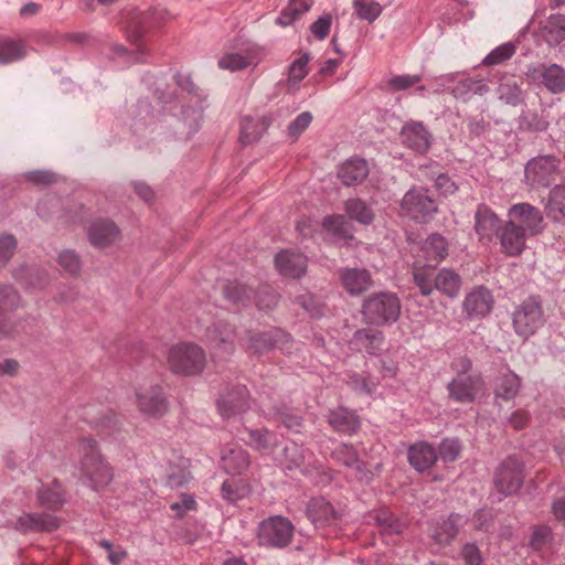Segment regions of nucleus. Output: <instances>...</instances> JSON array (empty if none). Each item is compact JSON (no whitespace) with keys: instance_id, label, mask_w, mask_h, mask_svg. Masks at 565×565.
<instances>
[{"instance_id":"obj_29","label":"nucleus","mask_w":565,"mask_h":565,"mask_svg":"<svg viewBox=\"0 0 565 565\" xmlns=\"http://www.w3.org/2000/svg\"><path fill=\"white\" fill-rule=\"evenodd\" d=\"M328 422L335 430L349 435L356 433L360 428L359 416L355 412L344 407L330 411Z\"/></svg>"},{"instance_id":"obj_33","label":"nucleus","mask_w":565,"mask_h":565,"mask_svg":"<svg viewBox=\"0 0 565 565\" xmlns=\"http://www.w3.org/2000/svg\"><path fill=\"white\" fill-rule=\"evenodd\" d=\"M270 125V119L253 118L245 116L241 120L239 141L243 145H250L259 140L262 135L267 130Z\"/></svg>"},{"instance_id":"obj_31","label":"nucleus","mask_w":565,"mask_h":565,"mask_svg":"<svg viewBox=\"0 0 565 565\" xmlns=\"http://www.w3.org/2000/svg\"><path fill=\"white\" fill-rule=\"evenodd\" d=\"M221 459L224 470L230 475H242L250 463L248 452L238 446H230Z\"/></svg>"},{"instance_id":"obj_10","label":"nucleus","mask_w":565,"mask_h":565,"mask_svg":"<svg viewBox=\"0 0 565 565\" xmlns=\"http://www.w3.org/2000/svg\"><path fill=\"white\" fill-rule=\"evenodd\" d=\"M402 210L413 218L426 221L438 212V203L427 189H411L401 202Z\"/></svg>"},{"instance_id":"obj_38","label":"nucleus","mask_w":565,"mask_h":565,"mask_svg":"<svg viewBox=\"0 0 565 565\" xmlns=\"http://www.w3.org/2000/svg\"><path fill=\"white\" fill-rule=\"evenodd\" d=\"M550 126L547 117L544 115V110L536 111L526 109L521 113L518 118V128L521 131L526 132H543L547 130Z\"/></svg>"},{"instance_id":"obj_57","label":"nucleus","mask_w":565,"mask_h":565,"mask_svg":"<svg viewBox=\"0 0 565 565\" xmlns=\"http://www.w3.org/2000/svg\"><path fill=\"white\" fill-rule=\"evenodd\" d=\"M58 265L71 276H76L82 269L79 256L71 249L63 250L57 258Z\"/></svg>"},{"instance_id":"obj_63","label":"nucleus","mask_w":565,"mask_h":565,"mask_svg":"<svg viewBox=\"0 0 565 565\" xmlns=\"http://www.w3.org/2000/svg\"><path fill=\"white\" fill-rule=\"evenodd\" d=\"M552 540V530L550 526H537L532 534L530 546L535 551H541Z\"/></svg>"},{"instance_id":"obj_14","label":"nucleus","mask_w":565,"mask_h":565,"mask_svg":"<svg viewBox=\"0 0 565 565\" xmlns=\"http://www.w3.org/2000/svg\"><path fill=\"white\" fill-rule=\"evenodd\" d=\"M492 292L484 286L472 288L462 301V311L468 320L486 318L493 309Z\"/></svg>"},{"instance_id":"obj_64","label":"nucleus","mask_w":565,"mask_h":565,"mask_svg":"<svg viewBox=\"0 0 565 565\" xmlns=\"http://www.w3.org/2000/svg\"><path fill=\"white\" fill-rule=\"evenodd\" d=\"M461 556L466 565H481L483 557L476 543H466L461 548Z\"/></svg>"},{"instance_id":"obj_62","label":"nucleus","mask_w":565,"mask_h":565,"mask_svg":"<svg viewBox=\"0 0 565 565\" xmlns=\"http://www.w3.org/2000/svg\"><path fill=\"white\" fill-rule=\"evenodd\" d=\"M17 249V239L13 235H1L0 236V267H3L13 256Z\"/></svg>"},{"instance_id":"obj_17","label":"nucleus","mask_w":565,"mask_h":565,"mask_svg":"<svg viewBox=\"0 0 565 565\" xmlns=\"http://www.w3.org/2000/svg\"><path fill=\"white\" fill-rule=\"evenodd\" d=\"M89 243L96 248H106L120 239L121 231L110 218L94 220L87 231Z\"/></svg>"},{"instance_id":"obj_59","label":"nucleus","mask_w":565,"mask_h":565,"mask_svg":"<svg viewBox=\"0 0 565 565\" xmlns=\"http://www.w3.org/2000/svg\"><path fill=\"white\" fill-rule=\"evenodd\" d=\"M248 436L254 446L258 449H267L276 444V436L267 428L249 429Z\"/></svg>"},{"instance_id":"obj_4","label":"nucleus","mask_w":565,"mask_h":565,"mask_svg":"<svg viewBox=\"0 0 565 565\" xmlns=\"http://www.w3.org/2000/svg\"><path fill=\"white\" fill-rule=\"evenodd\" d=\"M295 526L281 515H273L263 520L257 530L259 543L267 547L282 548L290 544Z\"/></svg>"},{"instance_id":"obj_44","label":"nucleus","mask_w":565,"mask_h":565,"mask_svg":"<svg viewBox=\"0 0 565 565\" xmlns=\"http://www.w3.org/2000/svg\"><path fill=\"white\" fill-rule=\"evenodd\" d=\"M345 212L350 218L360 222L361 224L369 225L374 220V213L367 204L361 199H349L345 202Z\"/></svg>"},{"instance_id":"obj_13","label":"nucleus","mask_w":565,"mask_h":565,"mask_svg":"<svg viewBox=\"0 0 565 565\" xmlns=\"http://www.w3.org/2000/svg\"><path fill=\"white\" fill-rule=\"evenodd\" d=\"M61 519L50 513L24 512L18 516L15 521L11 522L10 526L21 534H29L35 532H53L61 526Z\"/></svg>"},{"instance_id":"obj_35","label":"nucleus","mask_w":565,"mask_h":565,"mask_svg":"<svg viewBox=\"0 0 565 565\" xmlns=\"http://www.w3.org/2000/svg\"><path fill=\"white\" fill-rule=\"evenodd\" d=\"M461 277L458 273L449 268H441L436 273L435 288L449 298H456L461 289Z\"/></svg>"},{"instance_id":"obj_3","label":"nucleus","mask_w":565,"mask_h":565,"mask_svg":"<svg viewBox=\"0 0 565 565\" xmlns=\"http://www.w3.org/2000/svg\"><path fill=\"white\" fill-rule=\"evenodd\" d=\"M361 313L369 324L393 323L401 315V302L394 294H374L363 301Z\"/></svg>"},{"instance_id":"obj_1","label":"nucleus","mask_w":565,"mask_h":565,"mask_svg":"<svg viewBox=\"0 0 565 565\" xmlns=\"http://www.w3.org/2000/svg\"><path fill=\"white\" fill-rule=\"evenodd\" d=\"M79 480L94 491L106 489L114 480L113 466L103 455L97 440L83 436L77 440Z\"/></svg>"},{"instance_id":"obj_26","label":"nucleus","mask_w":565,"mask_h":565,"mask_svg":"<svg viewBox=\"0 0 565 565\" xmlns=\"http://www.w3.org/2000/svg\"><path fill=\"white\" fill-rule=\"evenodd\" d=\"M332 458L348 467L352 468L356 472V477L360 480L370 479L371 471L366 468V465L360 459L355 448L351 445L342 444L332 451Z\"/></svg>"},{"instance_id":"obj_16","label":"nucleus","mask_w":565,"mask_h":565,"mask_svg":"<svg viewBox=\"0 0 565 565\" xmlns=\"http://www.w3.org/2000/svg\"><path fill=\"white\" fill-rule=\"evenodd\" d=\"M217 407L225 418L244 413L249 408V392L245 385L227 388L217 399Z\"/></svg>"},{"instance_id":"obj_30","label":"nucleus","mask_w":565,"mask_h":565,"mask_svg":"<svg viewBox=\"0 0 565 565\" xmlns=\"http://www.w3.org/2000/svg\"><path fill=\"white\" fill-rule=\"evenodd\" d=\"M36 500L40 507L58 511L65 503L62 484L56 480L50 484H42L36 491Z\"/></svg>"},{"instance_id":"obj_27","label":"nucleus","mask_w":565,"mask_h":565,"mask_svg":"<svg viewBox=\"0 0 565 565\" xmlns=\"http://www.w3.org/2000/svg\"><path fill=\"white\" fill-rule=\"evenodd\" d=\"M438 458L436 449L433 445L420 441L408 448V461L417 471H426L430 469Z\"/></svg>"},{"instance_id":"obj_52","label":"nucleus","mask_w":565,"mask_h":565,"mask_svg":"<svg viewBox=\"0 0 565 565\" xmlns=\"http://www.w3.org/2000/svg\"><path fill=\"white\" fill-rule=\"evenodd\" d=\"M221 493L223 499L234 503L246 495L247 489L241 480L231 478L223 482L221 487Z\"/></svg>"},{"instance_id":"obj_20","label":"nucleus","mask_w":565,"mask_h":565,"mask_svg":"<svg viewBox=\"0 0 565 565\" xmlns=\"http://www.w3.org/2000/svg\"><path fill=\"white\" fill-rule=\"evenodd\" d=\"M500 239L501 250L510 257L519 256L524 250L529 236L514 225V223L505 222L498 235Z\"/></svg>"},{"instance_id":"obj_8","label":"nucleus","mask_w":565,"mask_h":565,"mask_svg":"<svg viewBox=\"0 0 565 565\" xmlns=\"http://www.w3.org/2000/svg\"><path fill=\"white\" fill-rule=\"evenodd\" d=\"M486 391V381L480 373L455 376L447 384L449 399L460 404L476 402Z\"/></svg>"},{"instance_id":"obj_45","label":"nucleus","mask_w":565,"mask_h":565,"mask_svg":"<svg viewBox=\"0 0 565 565\" xmlns=\"http://www.w3.org/2000/svg\"><path fill=\"white\" fill-rule=\"evenodd\" d=\"M423 250L428 259L441 260L448 255V243L444 236L434 233L426 238Z\"/></svg>"},{"instance_id":"obj_21","label":"nucleus","mask_w":565,"mask_h":565,"mask_svg":"<svg viewBox=\"0 0 565 565\" xmlns=\"http://www.w3.org/2000/svg\"><path fill=\"white\" fill-rule=\"evenodd\" d=\"M306 514L316 527L333 524L341 513L322 497L312 498L306 508Z\"/></svg>"},{"instance_id":"obj_25","label":"nucleus","mask_w":565,"mask_h":565,"mask_svg":"<svg viewBox=\"0 0 565 565\" xmlns=\"http://www.w3.org/2000/svg\"><path fill=\"white\" fill-rule=\"evenodd\" d=\"M384 339L382 331L374 328H362L354 332L351 342L359 351L376 355L382 351Z\"/></svg>"},{"instance_id":"obj_56","label":"nucleus","mask_w":565,"mask_h":565,"mask_svg":"<svg viewBox=\"0 0 565 565\" xmlns=\"http://www.w3.org/2000/svg\"><path fill=\"white\" fill-rule=\"evenodd\" d=\"M310 56L308 53L302 54L299 58L295 60L289 66L288 84L297 85L308 74V62Z\"/></svg>"},{"instance_id":"obj_58","label":"nucleus","mask_w":565,"mask_h":565,"mask_svg":"<svg viewBox=\"0 0 565 565\" xmlns=\"http://www.w3.org/2000/svg\"><path fill=\"white\" fill-rule=\"evenodd\" d=\"M461 452V445L456 438H445L438 448V457L445 462L455 461Z\"/></svg>"},{"instance_id":"obj_18","label":"nucleus","mask_w":565,"mask_h":565,"mask_svg":"<svg viewBox=\"0 0 565 565\" xmlns=\"http://www.w3.org/2000/svg\"><path fill=\"white\" fill-rule=\"evenodd\" d=\"M475 231L480 242L489 243L501 231L498 215L486 204H479L475 212Z\"/></svg>"},{"instance_id":"obj_6","label":"nucleus","mask_w":565,"mask_h":565,"mask_svg":"<svg viewBox=\"0 0 565 565\" xmlns=\"http://www.w3.org/2000/svg\"><path fill=\"white\" fill-rule=\"evenodd\" d=\"M561 160L554 154H540L527 161L524 168L526 183L531 188L550 186L559 175Z\"/></svg>"},{"instance_id":"obj_42","label":"nucleus","mask_w":565,"mask_h":565,"mask_svg":"<svg viewBox=\"0 0 565 565\" xmlns=\"http://www.w3.org/2000/svg\"><path fill=\"white\" fill-rule=\"evenodd\" d=\"M284 465L288 470H300L302 473L309 472V467L306 463V450L297 444L285 447Z\"/></svg>"},{"instance_id":"obj_47","label":"nucleus","mask_w":565,"mask_h":565,"mask_svg":"<svg viewBox=\"0 0 565 565\" xmlns=\"http://www.w3.org/2000/svg\"><path fill=\"white\" fill-rule=\"evenodd\" d=\"M498 96L500 100L511 106H518L524 100L522 88L512 79L502 81L499 84Z\"/></svg>"},{"instance_id":"obj_37","label":"nucleus","mask_w":565,"mask_h":565,"mask_svg":"<svg viewBox=\"0 0 565 565\" xmlns=\"http://www.w3.org/2000/svg\"><path fill=\"white\" fill-rule=\"evenodd\" d=\"M490 90L482 79L465 78L451 87V94L456 99L468 102L473 95H484Z\"/></svg>"},{"instance_id":"obj_12","label":"nucleus","mask_w":565,"mask_h":565,"mask_svg":"<svg viewBox=\"0 0 565 565\" xmlns=\"http://www.w3.org/2000/svg\"><path fill=\"white\" fill-rule=\"evenodd\" d=\"M136 403L139 412L150 417H160L168 411L163 388L158 384L140 386L136 391Z\"/></svg>"},{"instance_id":"obj_49","label":"nucleus","mask_w":565,"mask_h":565,"mask_svg":"<svg viewBox=\"0 0 565 565\" xmlns=\"http://www.w3.org/2000/svg\"><path fill=\"white\" fill-rule=\"evenodd\" d=\"M22 306L19 291L8 284H0V315L12 312Z\"/></svg>"},{"instance_id":"obj_2","label":"nucleus","mask_w":565,"mask_h":565,"mask_svg":"<svg viewBox=\"0 0 565 565\" xmlns=\"http://www.w3.org/2000/svg\"><path fill=\"white\" fill-rule=\"evenodd\" d=\"M206 365V354L203 348L194 342H180L167 352V366L177 375H200Z\"/></svg>"},{"instance_id":"obj_23","label":"nucleus","mask_w":565,"mask_h":565,"mask_svg":"<svg viewBox=\"0 0 565 565\" xmlns=\"http://www.w3.org/2000/svg\"><path fill=\"white\" fill-rule=\"evenodd\" d=\"M343 288L352 296L369 290L373 284L371 274L366 269L343 268L340 270Z\"/></svg>"},{"instance_id":"obj_24","label":"nucleus","mask_w":565,"mask_h":565,"mask_svg":"<svg viewBox=\"0 0 565 565\" xmlns=\"http://www.w3.org/2000/svg\"><path fill=\"white\" fill-rule=\"evenodd\" d=\"M369 172V166L364 159L351 158L339 167L337 174L343 185L352 186L362 183Z\"/></svg>"},{"instance_id":"obj_53","label":"nucleus","mask_w":565,"mask_h":565,"mask_svg":"<svg viewBox=\"0 0 565 565\" xmlns=\"http://www.w3.org/2000/svg\"><path fill=\"white\" fill-rule=\"evenodd\" d=\"M356 15L369 22L375 21L382 13V7L376 1L353 0Z\"/></svg>"},{"instance_id":"obj_54","label":"nucleus","mask_w":565,"mask_h":565,"mask_svg":"<svg viewBox=\"0 0 565 565\" xmlns=\"http://www.w3.org/2000/svg\"><path fill=\"white\" fill-rule=\"evenodd\" d=\"M254 63L253 57L238 53L226 54L218 60V66L231 72L244 70Z\"/></svg>"},{"instance_id":"obj_32","label":"nucleus","mask_w":565,"mask_h":565,"mask_svg":"<svg viewBox=\"0 0 565 565\" xmlns=\"http://www.w3.org/2000/svg\"><path fill=\"white\" fill-rule=\"evenodd\" d=\"M285 339H287V334L279 329L254 333L249 337L248 349L253 353L262 354L278 347Z\"/></svg>"},{"instance_id":"obj_61","label":"nucleus","mask_w":565,"mask_h":565,"mask_svg":"<svg viewBox=\"0 0 565 565\" xmlns=\"http://www.w3.org/2000/svg\"><path fill=\"white\" fill-rule=\"evenodd\" d=\"M312 121V115L309 111H303L296 117L288 126V134L294 139L297 140L298 137L309 127Z\"/></svg>"},{"instance_id":"obj_34","label":"nucleus","mask_w":565,"mask_h":565,"mask_svg":"<svg viewBox=\"0 0 565 565\" xmlns=\"http://www.w3.org/2000/svg\"><path fill=\"white\" fill-rule=\"evenodd\" d=\"M120 23L132 43L138 42L147 31V17L137 10L122 13Z\"/></svg>"},{"instance_id":"obj_40","label":"nucleus","mask_w":565,"mask_h":565,"mask_svg":"<svg viewBox=\"0 0 565 565\" xmlns=\"http://www.w3.org/2000/svg\"><path fill=\"white\" fill-rule=\"evenodd\" d=\"M545 210L550 218L565 223V185H556L550 191Z\"/></svg>"},{"instance_id":"obj_43","label":"nucleus","mask_w":565,"mask_h":565,"mask_svg":"<svg viewBox=\"0 0 565 565\" xmlns=\"http://www.w3.org/2000/svg\"><path fill=\"white\" fill-rule=\"evenodd\" d=\"M225 298L234 305L247 306L253 290L237 280L227 281L223 288Z\"/></svg>"},{"instance_id":"obj_9","label":"nucleus","mask_w":565,"mask_h":565,"mask_svg":"<svg viewBox=\"0 0 565 565\" xmlns=\"http://www.w3.org/2000/svg\"><path fill=\"white\" fill-rule=\"evenodd\" d=\"M236 327L218 320L205 331L204 341L216 355H232L235 352Z\"/></svg>"},{"instance_id":"obj_28","label":"nucleus","mask_w":565,"mask_h":565,"mask_svg":"<svg viewBox=\"0 0 565 565\" xmlns=\"http://www.w3.org/2000/svg\"><path fill=\"white\" fill-rule=\"evenodd\" d=\"M466 522L462 515L451 513L443 520L431 533V539L439 545L450 544L458 535L459 527Z\"/></svg>"},{"instance_id":"obj_50","label":"nucleus","mask_w":565,"mask_h":565,"mask_svg":"<svg viewBox=\"0 0 565 565\" xmlns=\"http://www.w3.org/2000/svg\"><path fill=\"white\" fill-rule=\"evenodd\" d=\"M436 271L429 266L415 268L413 278L415 285L419 288L423 296H429L435 288Z\"/></svg>"},{"instance_id":"obj_55","label":"nucleus","mask_w":565,"mask_h":565,"mask_svg":"<svg viewBox=\"0 0 565 565\" xmlns=\"http://www.w3.org/2000/svg\"><path fill=\"white\" fill-rule=\"evenodd\" d=\"M322 226L340 238L351 237L348 222L343 215H329L323 218Z\"/></svg>"},{"instance_id":"obj_36","label":"nucleus","mask_w":565,"mask_h":565,"mask_svg":"<svg viewBox=\"0 0 565 565\" xmlns=\"http://www.w3.org/2000/svg\"><path fill=\"white\" fill-rule=\"evenodd\" d=\"M520 388L521 379L512 371H508L498 377L494 387V397L497 399L511 401L519 394Z\"/></svg>"},{"instance_id":"obj_48","label":"nucleus","mask_w":565,"mask_h":565,"mask_svg":"<svg viewBox=\"0 0 565 565\" xmlns=\"http://www.w3.org/2000/svg\"><path fill=\"white\" fill-rule=\"evenodd\" d=\"M92 423L94 428L104 438L111 437L119 430V419L110 409L94 418Z\"/></svg>"},{"instance_id":"obj_19","label":"nucleus","mask_w":565,"mask_h":565,"mask_svg":"<svg viewBox=\"0 0 565 565\" xmlns=\"http://www.w3.org/2000/svg\"><path fill=\"white\" fill-rule=\"evenodd\" d=\"M402 143L418 152L425 153L430 148L431 135L419 121L406 122L401 130Z\"/></svg>"},{"instance_id":"obj_5","label":"nucleus","mask_w":565,"mask_h":565,"mask_svg":"<svg viewBox=\"0 0 565 565\" xmlns=\"http://www.w3.org/2000/svg\"><path fill=\"white\" fill-rule=\"evenodd\" d=\"M544 323L543 308L540 300L529 297L512 312V326L515 333L523 339L533 335Z\"/></svg>"},{"instance_id":"obj_7","label":"nucleus","mask_w":565,"mask_h":565,"mask_svg":"<svg viewBox=\"0 0 565 565\" xmlns=\"http://www.w3.org/2000/svg\"><path fill=\"white\" fill-rule=\"evenodd\" d=\"M494 487L504 494L516 493L524 481V465L514 456L507 457L495 469Z\"/></svg>"},{"instance_id":"obj_39","label":"nucleus","mask_w":565,"mask_h":565,"mask_svg":"<svg viewBox=\"0 0 565 565\" xmlns=\"http://www.w3.org/2000/svg\"><path fill=\"white\" fill-rule=\"evenodd\" d=\"M312 6L313 0H289L276 19V24L280 26L291 25L302 14L308 12Z\"/></svg>"},{"instance_id":"obj_60","label":"nucleus","mask_w":565,"mask_h":565,"mask_svg":"<svg viewBox=\"0 0 565 565\" xmlns=\"http://www.w3.org/2000/svg\"><path fill=\"white\" fill-rule=\"evenodd\" d=\"M278 302L277 292L267 285L260 286L256 294V306L259 309H273Z\"/></svg>"},{"instance_id":"obj_15","label":"nucleus","mask_w":565,"mask_h":565,"mask_svg":"<svg viewBox=\"0 0 565 565\" xmlns=\"http://www.w3.org/2000/svg\"><path fill=\"white\" fill-rule=\"evenodd\" d=\"M527 76L544 86L551 94L565 92V70L558 64H539L529 68Z\"/></svg>"},{"instance_id":"obj_41","label":"nucleus","mask_w":565,"mask_h":565,"mask_svg":"<svg viewBox=\"0 0 565 565\" xmlns=\"http://www.w3.org/2000/svg\"><path fill=\"white\" fill-rule=\"evenodd\" d=\"M543 32L550 45H558L565 41V14H551L543 26Z\"/></svg>"},{"instance_id":"obj_46","label":"nucleus","mask_w":565,"mask_h":565,"mask_svg":"<svg viewBox=\"0 0 565 565\" xmlns=\"http://www.w3.org/2000/svg\"><path fill=\"white\" fill-rule=\"evenodd\" d=\"M25 45L23 41L10 39L0 41V64H10L25 56Z\"/></svg>"},{"instance_id":"obj_51","label":"nucleus","mask_w":565,"mask_h":565,"mask_svg":"<svg viewBox=\"0 0 565 565\" xmlns=\"http://www.w3.org/2000/svg\"><path fill=\"white\" fill-rule=\"evenodd\" d=\"M515 54V46L512 43H504L492 50L483 60L482 65L495 66L510 60Z\"/></svg>"},{"instance_id":"obj_22","label":"nucleus","mask_w":565,"mask_h":565,"mask_svg":"<svg viewBox=\"0 0 565 565\" xmlns=\"http://www.w3.org/2000/svg\"><path fill=\"white\" fill-rule=\"evenodd\" d=\"M275 267L285 277L300 278L307 269V257L298 252L282 250L275 257Z\"/></svg>"},{"instance_id":"obj_11","label":"nucleus","mask_w":565,"mask_h":565,"mask_svg":"<svg viewBox=\"0 0 565 565\" xmlns=\"http://www.w3.org/2000/svg\"><path fill=\"white\" fill-rule=\"evenodd\" d=\"M509 222L522 228L529 237L539 235L545 226L542 212L529 203L513 204L509 210Z\"/></svg>"}]
</instances>
